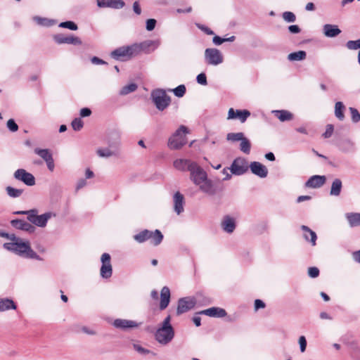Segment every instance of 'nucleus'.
<instances>
[{
	"mask_svg": "<svg viewBox=\"0 0 360 360\" xmlns=\"http://www.w3.org/2000/svg\"><path fill=\"white\" fill-rule=\"evenodd\" d=\"M306 56L307 54L305 51H299L290 53L288 56V59L290 61H299L305 59Z\"/></svg>",
	"mask_w": 360,
	"mask_h": 360,
	"instance_id": "35",
	"label": "nucleus"
},
{
	"mask_svg": "<svg viewBox=\"0 0 360 360\" xmlns=\"http://www.w3.org/2000/svg\"><path fill=\"white\" fill-rule=\"evenodd\" d=\"M11 242L4 244V248L16 255L29 259H34L41 261L42 258L39 256L32 248L29 241H24L12 234Z\"/></svg>",
	"mask_w": 360,
	"mask_h": 360,
	"instance_id": "1",
	"label": "nucleus"
},
{
	"mask_svg": "<svg viewBox=\"0 0 360 360\" xmlns=\"http://www.w3.org/2000/svg\"><path fill=\"white\" fill-rule=\"evenodd\" d=\"M141 325L139 323H136L134 321L131 320H127V319H115L113 322V326L117 328L120 329H127V328H137Z\"/></svg>",
	"mask_w": 360,
	"mask_h": 360,
	"instance_id": "18",
	"label": "nucleus"
},
{
	"mask_svg": "<svg viewBox=\"0 0 360 360\" xmlns=\"http://www.w3.org/2000/svg\"><path fill=\"white\" fill-rule=\"evenodd\" d=\"M86 185V179H81L77 183L76 190L78 191V190L82 188L83 187H84Z\"/></svg>",
	"mask_w": 360,
	"mask_h": 360,
	"instance_id": "63",
	"label": "nucleus"
},
{
	"mask_svg": "<svg viewBox=\"0 0 360 360\" xmlns=\"http://www.w3.org/2000/svg\"><path fill=\"white\" fill-rule=\"evenodd\" d=\"M345 106L341 101H338L335 104V115L340 121L345 119L344 110Z\"/></svg>",
	"mask_w": 360,
	"mask_h": 360,
	"instance_id": "32",
	"label": "nucleus"
},
{
	"mask_svg": "<svg viewBox=\"0 0 360 360\" xmlns=\"http://www.w3.org/2000/svg\"><path fill=\"white\" fill-rule=\"evenodd\" d=\"M248 163L243 158H236L230 167L231 174L234 175H242L248 170Z\"/></svg>",
	"mask_w": 360,
	"mask_h": 360,
	"instance_id": "9",
	"label": "nucleus"
},
{
	"mask_svg": "<svg viewBox=\"0 0 360 360\" xmlns=\"http://www.w3.org/2000/svg\"><path fill=\"white\" fill-rule=\"evenodd\" d=\"M189 172L191 180L202 192L209 195L214 194L212 181L208 179L206 172L198 164L191 165Z\"/></svg>",
	"mask_w": 360,
	"mask_h": 360,
	"instance_id": "2",
	"label": "nucleus"
},
{
	"mask_svg": "<svg viewBox=\"0 0 360 360\" xmlns=\"http://www.w3.org/2000/svg\"><path fill=\"white\" fill-rule=\"evenodd\" d=\"M54 41L58 44H74V45H81L82 41L77 37H75L72 34H70L68 36H65L63 34H57L53 36Z\"/></svg>",
	"mask_w": 360,
	"mask_h": 360,
	"instance_id": "13",
	"label": "nucleus"
},
{
	"mask_svg": "<svg viewBox=\"0 0 360 360\" xmlns=\"http://www.w3.org/2000/svg\"><path fill=\"white\" fill-rule=\"evenodd\" d=\"M249 167L252 173L260 178H265L268 175V169L259 162H252Z\"/></svg>",
	"mask_w": 360,
	"mask_h": 360,
	"instance_id": "15",
	"label": "nucleus"
},
{
	"mask_svg": "<svg viewBox=\"0 0 360 360\" xmlns=\"http://www.w3.org/2000/svg\"><path fill=\"white\" fill-rule=\"evenodd\" d=\"M26 223H27V221H25L24 220H21V219H13L11 221V225L14 228H15L17 229L22 230V231L25 230V226L26 225Z\"/></svg>",
	"mask_w": 360,
	"mask_h": 360,
	"instance_id": "42",
	"label": "nucleus"
},
{
	"mask_svg": "<svg viewBox=\"0 0 360 360\" xmlns=\"http://www.w3.org/2000/svg\"><path fill=\"white\" fill-rule=\"evenodd\" d=\"M71 126L75 131H79L82 129L84 122L81 118L77 117L72 120Z\"/></svg>",
	"mask_w": 360,
	"mask_h": 360,
	"instance_id": "45",
	"label": "nucleus"
},
{
	"mask_svg": "<svg viewBox=\"0 0 360 360\" xmlns=\"http://www.w3.org/2000/svg\"><path fill=\"white\" fill-rule=\"evenodd\" d=\"M271 112L281 122L289 121L293 118V115L285 110H275Z\"/></svg>",
	"mask_w": 360,
	"mask_h": 360,
	"instance_id": "26",
	"label": "nucleus"
},
{
	"mask_svg": "<svg viewBox=\"0 0 360 360\" xmlns=\"http://www.w3.org/2000/svg\"><path fill=\"white\" fill-rule=\"evenodd\" d=\"M37 210H30L27 211H18L15 214H27L29 221L35 226L44 228L46 226L49 219L55 217L56 214L53 212H48L44 214L38 215Z\"/></svg>",
	"mask_w": 360,
	"mask_h": 360,
	"instance_id": "4",
	"label": "nucleus"
},
{
	"mask_svg": "<svg viewBox=\"0 0 360 360\" xmlns=\"http://www.w3.org/2000/svg\"><path fill=\"white\" fill-rule=\"evenodd\" d=\"M32 19L39 25L44 27H51L56 23V20H54L42 18L39 16H34Z\"/></svg>",
	"mask_w": 360,
	"mask_h": 360,
	"instance_id": "31",
	"label": "nucleus"
},
{
	"mask_svg": "<svg viewBox=\"0 0 360 360\" xmlns=\"http://www.w3.org/2000/svg\"><path fill=\"white\" fill-rule=\"evenodd\" d=\"M342 187V181L340 179H334L331 185L330 195L333 196H338L340 194Z\"/></svg>",
	"mask_w": 360,
	"mask_h": 360,
	"instance_id": "29",
	"label": "nucleus"
},
{
	"mask_svg": "<svg viewBox=\"0 0 360 360\" xmlns=\"http://www.w3.org/2000/svg\"><path fill=\"white\" fill-rule=\"evenodd\" d=\"M205 60L207 64L217 66L224 61L221 52L216 48H207L205 50Z\"/></svg>",
	"mask_w": 360,
	"mask_h": 360,
	"instance_id": "8",
	"label": "nucleus"
},
{
	"mask_svg": "<svg viewBox=\"0 0 360 360\" xmlns=\"http://www.w3.org/2000/svg\"><path fill=\"white\" fill-rule=\"evenodd\" d=\"M174 210L177 214H180L184 210V198L179 191L176 192L173 196Z\"/></svg>",
	"mask_w": 360,
	"mask_h": 360,
	"instance_id": "20",
	"label": "nucleus"
},
{
	"mask_svg": "<svg viewBox=\"0 0 360 360\" xmlns=\"http://www.w3.org/2000/svg\"><path fill=\"white\" fill-rule=\"evenodd\" d=\"M301 229L304 232L303 236L304 239L307 241H309L311 245L314 246L316 245V240L317 238L316 233L311 230L308 226L304 225L302 226Z\"/></svg>",
	"mask_w": 360,
	"mask_h": 360,
	"instance_id": "25",
	"label": "nucleus"
},
{
	"mask_svg": "<svg viewBox=\"0 0 360 360\" xmlns=\"http://www.w3.org/2000/svg\"><path fill=\"white\" fill-rule=\"evenodd\" d=\"M156 25V20L155 19H148L146 21V30L152 31L154 30Z\"/></svg>",
	"mask_w": 360,
	"mask_h": 360,
	"instance_id": "56",
	"label": "nucleus"
},
{
	"mask_svg": "<svg viewBox=\"0 0 360 360\" xmlns=\"http://www.w3.org/2000/svg\"><path fill=\"white\" fill-rule=\"evenodd\" d=\"M250 112L248 110H236L230 108L228 112V119L233 120L238 119L242 123H244L248 117H250Z\"/></svg>",
	"mask_w": 360,
	"mask_h": 360,
	"instance_id": "14",
	"label": "nucleus"
},
{
	"mask_svg": "<svg viewBox=\"0 0 360 360\" xmlns=\"http://www.w3.org/2000/svg\"><path fill=\"white\" fill-rule=\"evenodd\" d=\"M134 348L136 352L144 355L148 354L150 352V350L145 349L139 345H134Z\"/></svg>",
	"mask_w": 360,
	"mask_h": 360,
	"instance_id": "55",
	"label": "nucleus"
},
{
	"mask_svg": "<svg viewBox=\"0 0 360 360\" xmlns=\"http://www.w3.org/2000/svg\"><path fill=\"white\" fill-rule=\"evenodd\" d=\"M97 155L101 158H110L117 155L118 153L117 150H112L109 148H100L96 150Z\"/></svg>",
	"mask_w": 360,
	"mask_h": 360,
	"instance_id": "30",
	"label": "nucleus"
},
{
	"mask_svg": "<svg viewBox=\"0 0 360 360\" xmlns=\"http://www.w3.org/2000/svg\"><path fill=\"white\" fill-rule=\"evenodd\" d=\"M172 91L176 96L180 98V97H182L185 94L186 87L184 84H181L179 86H178L177 87H176L175 89H174Z\"/></svg>",
	"mask_w": 360,
	"mask_h": 360,
	"instance_id": "48",
	"label": "nucleus"
},
{
	"mask_svg": "<svg viewBox=\"0 0 360 360\" xmlns=\"http://www.w3.org/2000/svg\"><path fill=\"white\" fill-rule=\"evenodd\" d=\"M196 304V300L193 297H186L179 300L176 313L178 315L192 309Z\"/></svg>",
	"mask_w": 360,
	"mask_h": 360,
	"instance_id": "10",
	"label": "nucleus"
},
{
	"mask_svg": "<svg viewBox=\"0 0 360 360\" xmlns=\"http://www.w3.org/2000/svg\"><path fill=\"white\" fill-rule=\"evenodd\" d=\"M91 114V110L88 108H84L80 110V116L82 117H89Z\"/></svg>",
	"mask_w": 360,
	"mask_h": 360,
	"instance_id": "57",
	"label": "nucleus"
},
{
	"mask_svg": "<svg viewBox=\"0 0 360 360\" xmlns=\"http://www.w3.org/2000/svg\"><path fill=\"white\" fill-rule=\"evenodd\" d=\"M326 180L325 176L314 175L308 179L305 186L309 188H320L325 184Z\"/></svg>",
	"mask_w": 360,
	"mask_h": 360,
	"instance_id": "21",
	"label": "nucleus"
},
{
	"mask_svg": "<svg viewBox=\"0 0 360 360\" xmlns=\"http://www.w3.org/2000/svg\"><path fill=\"white\" fill-rule=\"evenodd\" d=\"M346 46L349 50H357L360 49V39L357 40H349L346 43Z\"/></svg>",
	"mask_w": 360,
	"mask_h": 360,
	"instance_id": "44",
	"label": "nucleus"
},
{
	"mask_svg": "<svg viewBox=\"0 0 360 360\" xmlns=\"http://www.w3.org/2000/svg\"><path fill=\"white\" fill-rule=\"evenodd\" d=\"M152 100L159 110H164L170 103V98L162 89H155L151 93Z\"/></svg>",
	"mask_w": 360,
	"mask_h": 360,
	"instance_id": "7",
	"label": "nucleus"
},
{
	"mask_svg": "<svg viewBox=\"0 0 360 360\" xmlns=\"http://www.w3.org/2000/svg\"><path fill=\"white\" fill-rule=\"evenodd\" d=\"M171 317L167 316L162 322V326L155 332V340L161 345H167L172 341L174 332L170 324Z\"/></svg>",
	"mask_w": 360,
	"mask_h": 360,
	"instance_id": "3",
	"label": "nucleus"
},
{
	"mask_svg": "<svg viewBox=\"0 0 360 360\" xmlns=\"http://www.w3.org/2000/svg\"><path fill=\"white\" fill-rule=\"evenodd\" d=\"M198 314L206 315L210 317L223 318L226 316L225 309L220 307H211L200 311Z\"/></svg>",
	"mask_w": 360,
	"mask_h": 360,
	"instance_id": "19",
	"label": "nucleus"
},
{
	"mask_svg": "<svg viewBox=\"0 0 360 360\" xmlns=\"http://www.w3.org/2000/svg\"><path fill=\"white\" fill-rule=\"evenodd\" d=\"M345 217L350 226H360V213L349 212L345 214Z\"/></svg>",
	"mask_w": 360,
	"mask_h": 360,
	"instance_id": "28",
	"label": "nucleus"
},
{
	"mask_svg": "<svg viewBox=\"0 0 360 360\" xmlns=\"http://www.w3.org/2000/svg\"><path fill=\"white\" fill-rule=\"evenodd\" d=\"M197 82L202 85H207V77L205 73L199 74L196 77Z\"/></svg>",
	"mask_w": 360,
	"mask_h": 360,
	"instance_id": "53",
	"label": "nucleus"
},
{
	"mask_svg": "<svg viewBox=\"0 0 360 360\" xmlns=\"http://www.w3.org/2000/svg\"><path fill=\"white\" fill-rule=\"evenodd\" d=\"M288 30L290 32L293 34H297L300 32V28L297 25H292L288 27Z\"/></svg>",
	"mask_w": 360,
	"mask_h": 360,
	"instance_id": "62",
	"label": "nucleus"
},
{
	"mask_svg": "<svg viewBox=\"0 0 360 360\" xmlns=\"http://www.w3.org/2000/svg\"><path fill=\"white\" fill-rule=\"evenodd\" d=\"M250 148H251L250 142L249 141V140L247 138L244 137V139H243L241 140V142L240 144V150L245 154H249L250 152Z\"/></svg>",
	"mask_w": 360,
	"mask_h": 360,
	"instance_id": "39",
	"label": "nucleus"
},
{
	"mask_svg": "<svg viewBox=\"0 0 360 360\" xmlns=\"http://www.w3.org/2000/svg\"><path fill=\"white\" fill-rule=\"evenodd\" d=\"M162 239L163 235L159 230L156 229L154 231H152V234L149 240L152 245L157 246L162 243Z\"/></svg>",
	"mask_w": 360,
	"mask_h": 360,
	"instance_id": "34",
	"label": "nucleus"
},
{
	"mask_svg": "<svg viewBox=\"0 0 360 360\" xmlns=\"http://www.w3.org/2000/svg\"><path fill=\"white\" fill-rule=\"evenodd\" d=\"M221 227L228 233H233L236 229V219L229 215L224 216L221 221Z\"/></svg>",
	"mask_w": 360,
	"mask_h": 360,
	"instance_id": "16",
	"label": "nucleus"
},
{
	"mask_svg": "<svg viewBox=\"0 0 360 360\" xmlns=\"http://www.w3.org/2000/svg\"><path fill=\"white\" fill-rule=\"evenodd\" d=\"M323 30L325 36L328 37H335L341 32L338 25L331 24H326L323 25Z\"/></svg>",
	"mask_w": 360,
	"mask_h": 360,
	"instance_id": "24",
	"label": "nucleus"
},
{
	"mask_svg": "<svg viewBox=\"0 0 360 360\" xmlns=\"http://www.w3.org/2000/svg\"><path fill=\"white\" fill-rule=\"evenodd\" d=\"M137 89V85L136 84H127L122 88L120 90V94L121 95H127L131 92H134Z\"/></svg>",
	"mask_w": 360,
	"mask_h": 360,
	"instance_id": "40",
	"label": "nucleus"
},
{
	"mask_svg": "<svg viewBox=\"0 0 360 360\" xmlns=\"http://www.w3.org/2000/svg\"><path fill=\"white\" fill-rule=\"evenodd\" d=\"M196 162L187 159H177L174 161V167L180 171H190L191 165H195Z\"/></svg>",
	"mask_w": 360,
	"mask_h": 360,
	"instance_id": "22",
	"label": "nucleus"
},
{
	"mask_svg": "<svg viewBox=\"0 0 360 360\" xmlns=\"http://www.w3.org/2000/svg\"><path fill=\"white\" fill-rule=\"evenodd\" d=\"M97 6L100 8H122L124 6L122 0H97Z\"/></svg>",
	"mask_w": 360,
	"mask_h": 360,
	"instance_id": "17",
	"label": "nucleus"
},
{
	"mask_svg": "<svg viewBox=\"0 0 360 360\" xmlns=\"http://www.w3.org/2000/svg\"><path fill=\"white\" fill-rule=\"evenodd\" d=\"M34 153L41 157L45 162L53 157L52 154L48 149L35 148Z\"/></svg>",
	"mask_w": 360,
	"mask_h": 360,
	"instance_id": "36",
	"label": "nucleus"
},
{
	"mask_svg": "<svg viewBox=\"0 0 360 360\" xmlns=\"http://www.w3.org/2000/svg\"><path fill=\"white\" fill-rule=\"evenodd\" d=\"M151 234V231L145 229L134 235L133 238L139 243H143L150 239Z\"/></svg>",
	"mask_w": 360,
	"mask_h": 360,
	"instance_id": "27",
	"label": "nucleus"
},
{
	"mask_svg": "<svg viewBox=\"0 0 360 360\" xmlns=\"http://www.w3.org/2000/svg\"><path fill=\"white\" fill-rule=\"evenodd\" d=\"M102 266L100 270L101 276L103 278L111 277L112 268L110 264V255L108 253H103L101 258Z\"/></svg>",
	"mask_w": 360,
	"mask_h": 360,
	"instance_id": "11",
	"label": "nucleus"
},
{
	"mask_svg": "<svg viewBox=\"0 0 360 360\" xmlns=\"http://www.w3.org/2000/svg\"><path fill=\"white\" fill-rule=\"evenodd\" d=\"M265 307V303L261 300H256L255 301V309L258 310Z\"/></svg>",
	"mask_w": 360,
	"mask_h": 360,
	"instance_id": "58",
	"label": "nucleus"
},
{
	"mask_svg": "<svg viewBox=\"0 0 360 360\" xmlns=\"http://www.w3.org/2000/svg\"><path fill=\"white\" fill-rule=\"evenodd\" d=\"M244 139V134L242 132L238 133H229L227 134V140L231 141H238Z\"/></svg>",
	"mask_w": 360,
	"mask_h": 360,
	"instance_id": "41",
	"label": "nucleus"
},
{
	"mask_svg": "<svg viewBox=\"0 0 360 360\" xmlns=\"http://www.w3.org/2000/svg\"><path fill=\"white\" fill-rule=\"evenodd\" d=\"M299 345L301 352H304L307 348V340L304 336L302 335L299 338Z\"/></svg>",
	"mask_w": 360,
	"mask_h": 360,
	"instance_id": "52",
	"label": "nucleus"
},
{
	"mask_svg": "<svg viewBox=\"0 0 360 360\" xmlns=\"http://www.w3.org/2000/svg\"><path fill=\"white\" fill-rule=\"evenodd\" d=\"M349 110L351 112L352 122L354 123L359 122L360 121V113L359 112V111L356 108L352 107H350Z\"/></svg>",
	"mask_w": 360,
	"mask_h": 360,
	"instance_id": "47",
	"label": "nucleus"
},
{
	"mask_svg": "<svg viewBox=\"0 0 360 360\" xmlns=\"http://www.w3.org/2000/svg\"><path fill=\"white\" fill-rule=\"evenodd\" d=\"M58 26L62 28H67L74 31L78 29L77 25L72 21L62 22Z\"/></svg>",
	"mask_w": 360,
	"mask_h": 360,
	"instance_id": "43",
	"label": "nucleus"
},
{
	"mask_svg": "<svg viewBox=\"0 0 360 360\" xmlns=\"http://www.w3.org/2000/svg\"><path fill=\"white\" fill-rule=\"evenodd\" d=\"M6 191L7 194L11 198H18L23 193L22 189L15 188L12 186H7Z\"/></svg>",
	"mask_w": 360,
	"mask_h": 360,
	"instance_id": "37",
	"label": "nucleus"
},
{
	"mask_svg": "<svg viewBox=\"0 0 360 360\" xmlns=\"http://www.w3.org/2000/svg\"><path fill=\"white\" fill-rule=\"evenodd\" d=\"M46 163L49 170L53 172L55 168L54 160L53 157L51 158H49V160H47V161H46Z\"/></svg>",
	"mask_w": 360,
	"mask_h": 360,
	"instance_id": "60",
	"label": "nucleus"
},
{
	"mask_svg": "<svg viewBox=\"0 0 360 360\" xmlns=\"http://www.w3.org/2000/svg\"><path fill=\"white\" fill-rule=\"evenodd\" d=\"M11 309H16V305L12 300L6 298L0 300V311H6Z\"/></svg>",
	"mask_w": 360,
	"mask_h": 360,
	"instance_id": "33",
	"label": "nucleus"
},
{
	"mask_svg": "<svg viewBox=\"0 0 360 360\" xmlns=\"http://www.w3.org/2000/svg\"><path fill=\"white\" fill-rule=\"evenodd\" d=\"M25 231L28 232V233H34V231H35V227L31 224L29 222H27L26 223V225L25 226Z\"/></svg>",
	"mask_w": 360,
	"mask_h": 360,
	"instance_id": "64",
	"label": "nucleus"
},
{
	"mask_svg": "<svg viewBox=\"0 0 360 360\" xmlns=\"http://www.w3.org/2000/svg\"><path fill=\"white\" fill-rule=\"evenodd\" d=\"M235 39H236L235 36H231L228 38H221V37L216 35L213 37L212 42L214 44H215L217 46H219L221 44H223L224 42H226V41L232 42L235 40Z\"/></svg>",
	"mask_w": 360,
	"mask_h": 360,
	"instance_id": "38",
	"label": "nucleus"
},
{
	"mask_svg": "<svg viewBox=\"0 0 360 360\" xmlns=\"http://www.w3.org/2000/svg\"><path fill=\"white\" fill-rule=\"evenodd\" d=\"M308 274L311 278H316L319 274V270L316 267H309Z\"/></svg>",
	"mask_w": 360,
	"mask_h": 360,
	"instance_id": "54",
	"label": "nucleus"
},
{
	"mask_svg": "<svg viewBox=\"0 0 360 360\" xmlns=\"http://www.w3.org/2000/svg\"><path fill=\"white\" fill-rule=\"evenodd\" d=\"M283 18L288 22H294L296 20V16L292 12L285 11L283 13Z\"/></svg>",
	"mask_w": 360,
	"mask_h": 360,
	"instance_id": "46",
	"label": "nucleus"
},
{
	"mask_svg": "<svg viewBox=\"0 0 360 360\" xmlns=\"http://www.w3.org/2000/svg\"><path fill=\"white\" fill-rule=\"evenodd\" d=\"M6 125L8 129L12 132L17 131L18 129V124L15 122V121L13 119L8 120Z\"/></svg>",
	"mask_w": 360,
	"mask_h": 360,
	"instance_id": "50",
	"label": "nucleus"
},
{
	"mask_svg": "<svg viewBox=\"0 0 360 360\" xmlns=\"http://www.w3.org/2000/svg\"><path fill=\"white\" fill-rule=\"evenodd\" d=\"M13 176L15 179L23 182L27 186H32L35 184V178L33 174L24 169H17L14 172Z\"/></svg>",
	"mask_w": 360,
	"mask_h": 360,
	"instance_id": "12",
	"label": "nucleus"
},
{
	"mask_svg": "<svg viewBox=\"0 0 360 360\" xmlns=\"http://www.w3.org/2000/svg\"><path fill=\"white\" fill-rule=\"evenodd\" d=\"M142 49L141 44H134L130 46H122L111 52L110 56L115 60H122L137 55Z\"/></svg>",
	"mask_w": 360,
	"mask_h": 360,
	"instance_id": "5",
	"label": "nucleus"
},
{
	"mask_svg": "<svg viewBox=\"0 0 360 360\" xmlns=\"http://www.w3.org/2000/svg\"><path fill=\"white\" fill-rule=\"evenodd\" d=\"M187 128L181 125L169 139L167 146L172 150L181 149L187 142Z\"/></svg>",
	"mask_w": 360,
	"mask_h": 360,
	"instance_id": "6",
	"label": "nucleus"
},
{
	"mask_svg": "<svg viewBox=\"0 0 360 360\" xmlns=\"http://www.w3.org/2000/svg\"><path fill=\"white\" fill-rule=\"evenodd\" d=\"M333 131H334L333 125L331 124H327L326 131L323 134V136L325 139L330 138L332 136Z\"/></svg>",
	"mask_w": 360,
	"mask_h": 360,
	"instance_id": "49",
	"label": "nucleus"
},
{
	"mask_svg": "<svg viewBox=\"0 0 360 360\" xmlns=\"http://www.w3.org/2000/svg\"><path fill=\"white\" fill-rule=\"evenodd\" d=\"M170 300V290L168 287L165 286L161 290L160 293V309H165L169 304Z\"/></svg>",
	"mask_w": 360,
	"mask_h": 360,
	"instance_id": "23",
	"label": "nucleus"
},
{
	"mask_svg": "<svg viewBox=\"0 0 360 360\" xmlns=\"http://www.w3.org/2000/svg\"><path fill=\"white\" fill-rule=\"evenodd\" d=\"M91 61L93 64L94 65H104V64H106V62L104 61L103 60L96 57V56H94L91 58Z\"/></svg>",
	"mask_w": 360,
	"mask_h": 360,
	"instance_id": "59",
	"label": "nucleus"
},
{
	"mask_svg": "<svg viewBox=\"0 0 360 360\" xmlns=\"http://www.w3.org/2000/svg\"><path fill=\"white\" fill-rule=\"evenodd\" d=\"M195 25L198 29H200V30L204 32L207 35H213L214 34V32L211 29L206 27L205 25H203L200 23H196Z\"/></svg>",
	"mask_w": 360,
	"mask_h": 360,
	"instance_id": "51",
	"label": "nucleus"
},
{
	"mask_svg": "<svg viewBox=\"0 0 360 360\" xmlns=\"http://www.w3.org/2000/svg\"><path fill=\"white\" fill-rule=\"evenodd\" d=\"M229 170H230V167L229 168V167H226V168L223 169L221 172L225 176L223 178L224 181L229 180L231 178V174H229Z\"/></svg>",
	"mask_w": 360,
	"mask_h": 360,
	"instance_id": "61",
	"label": "nucleus"
}]
</instances>
